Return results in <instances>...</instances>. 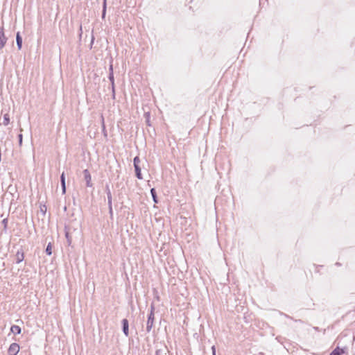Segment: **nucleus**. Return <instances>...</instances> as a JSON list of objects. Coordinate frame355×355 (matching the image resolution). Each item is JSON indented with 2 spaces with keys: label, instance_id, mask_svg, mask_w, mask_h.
I'll list each match as a JSON object with an SVG mask.
<instances>
[{
  "label": "nucleus",
  "instance_id": "obj_1",
  "mask_svg": "<svg viewBox=\"0 0 355 355\" xmlns=\"http://www.w3.org/2000/svg\"><path fill=\"white\" fill-rule=\"evenodd\" d=\"M155 307L153 305L150 306V311L148 315V320L146 323V331L150 332L153 328L154 320H155V313H154Z\"/></svg>",
  "mask_w": 355,
  "mask_h": 355
},
{
  "label": "nucleus",
  "instance_id": "obj_2",
  "mask_svg": "<svg viewBox=\"0 0 355 355\" xmlns=\"http://www.w3.org/2000/svg\"><path fill=\"white\" fill-rule=\"evenodd\" d=\"M7 40L8 38L5 35L3 26H0V50L4 47Z\"/></svg>",
  "mask_w": 355,
  "mask_h": 355
},
{
  "label": "nucleus",
  "instance_id": "obj_3",
  "mask_svg": "<svg viewBox=\"0 0 355 355\" xmlns=\"http://www.w3.org/2000/svg\"><path fill=\"white\" fill-rule=\"evenodd\" d=\"M19 351V345L16 343H12L8 349V354L9 355H17Z\"/></svg>",
  "mask_w": 355,
  "mask_h": 355
},
{
  "label": "nucleus",
  "instance_id": "obj_4",
  "mask_svg": "<svg viewBox=\"0 0 355 355\" xmlns=\"http://www.w3.org/2000/svg\"><path fill=\"white\" fill-rule=\"evenodd\" d=\"M83 174H84L85 180L86 182V186L88 187H92V178H91L89 171L87 169H85L83 171Z\"/></svg>",
  "mask_w": 355,
  "mask_h": 355
},
{
  "label": "nucleus",
  "instance_id": "obj_5",
  "mask_svg": "<svg viewBox=\"0 0 355 355\" xmlns=\"http://www.w3.org/2000/svg\"><path fill=\"white\" fill-rule=\"evenodd\" d=\"M122 323V331L125 336H129V322L126 318H124L121 321Z\"/></svg>",
  "mask_w": 355,
  "mask_h": 355
},
{
  "label": "nucleus",
  "instance_id": "obj_6",
  "mask_svg": "<svg viewBox=\"0 0 355 355\" xmlns=\"http://www.w3.org/2000/svg\"><path fill=\"white\" fill-rule=\"evenodd\" d=\"M60 184H61L62 194H64L66 193V182H65V175H64V172L60 175Z\"/></svg>",
  "mask_w": 355,
  "mask_h": 355
},
{
  "label": "nucleus",
  "instance_id": "obj_7",
  "mask_svg": "<svg viewBox=\"0 0 355 355\" xmlns=\"http://www.w3.org/2000/svg\"><path fill=\"white\" fill-rule=\"evenodd\" d=\"M16 43L17 46L18 50L21 49L22 47V37L19 32H17L16 34Z\"/></svg>",
  "mask_w": 355,
  "mask_h": 355
},
{
  "label": "nucleus",
  "instance_id": "obj_8",
  "mask_svg": "<svg viewBox=\"0 0 355 355\" xmlns=\"http://www.w3.org/2000/svg\"><path fill=\"white\" fill-rule=\"evenodd\" d=\"M105 191L107 197V205H110V204H112V197L109 185L107 184L105 186Z\"/></svg>",
  "mask_w": 355,
  "mask_h": 355
},
{
  "label": "nucleus",
  "instance_id": "obj_9",
  "mask_svg": "<svg viewBox=\"0 0 355 355\" xmlns=\"http://www.w3.org/2000/svg\"><path fill=\"white\" fill-rule=\"evenodd\" d=\"M24 259V254L23 251L18 250L16 253V263H19L23 261Z\"/></svg>",
  "mask_w": 355,
  "mask_h": 355
},
{
  "label": "nucleus",
  "instance_id": "obj_10",
  "mask_svg": "<svg viewBox=\"0 0 355 355\" xmlns=\"http://www.w3.org/2000/svg\"><path fill=\"white\" fill-rule=\"evenodd\" d=\"M10 331L15 335H18L21 334V329L19 326L13 324L10 327Z\"/></svg>",
  "mask_w": 355,
  "mask_h": 355
},
{
  "label": "nucleus",
  "instance_id": "obj_11",
  "mask_svg": "<svg viewBox=\"0 0 355 355\" xmlns=\"http://www.w3.org/2000/svg\"><path fill=\"white\" fill-rule=\"evenodd\" d=\"M344 353L345 349L337 347L330 353V355H342Z\"/></svg>",
  "mask_w": 355,
  "mask_h": 355
},
{
  "label": "nucleus",
  "instance_id": "obj_12",
  "mask_svg": "<svg viewBox=\"0 0 355 355\" xmlns=\"http://www.w3.org/2000/svg\"><path fill=\"white\" fill-rule=\"evenodd\" d=\"M108 78L111 83V85H113V83H114V73H113V67L112 64L109 67Z\"/></svg>",
  "mask_w": 355,
  "mask_h": 355
},
{
  "label": "nucleus",
  "instance_id": "obj_13",
  "mask_svg": "<svg viewBox=\"0 0 355 355\" xmlns=\"http://www.w3.org/2000/svg\"><path fill=\"white\" fill-rule=\"evenodd\" d=\"M134 168H135V171L136 177L139 180H142L143 179V176H142V174H141V167L139 166H134Z\"/></svg>",
  "mask_w": 355,
  "mask_h": 355
},
{
  "label": "nucleus",
  "instance_id": "obj_14",
  "mask_svg": "<svg viewBox=\"0 0 355 355\" xmlns=\"http://www.w3.org/2000/svg\"><path fill=\"white\" fill-rule=\"evenodd\" d=\"M150 194L152 196L153 202L155 203H157L158 202V199H157V196L156 190H155V188H152L150 189Z\"/></svg>",
  "mask_w": 355,
  "mask_h": 355
},
{
  "label": "nucleus",
  "instance_id": "obj_15",
  "mask_svg": "<svg viewBox=\"0 0 355 355\" xmlns=\"http://www.w3.org/2000/svg\"><path fill=\"white\" fill-rule=\"evenodd\" d=\"M155 355H169V354H168V349H157L155 351Z\"/></svg>",
  "mask_w": 355,
  "mask_h": 355
},
{
  "label": "nucleus",
  "instance_id": "obj_16",
  "mask_svg": "<svg viewBox=\"0 0 355 355\" xmlns=\"http://www.w3.org/2000/svg\"><path fill=\"white\" fill-rule=\"evenodd\" d=\"M2 123L3 125H8L10 123V116L8 114H5L3 115V121Z\"/></svg>",
  "mask_w": 355,
  "mask_h": 355
},
{
  "label": "nucleus",
  "instance_id": "obj_17",
  "mask_svg": "<svg viewBox=\"0 0 355 355\" xmlns=\"http://www.w3.org/2000/svg\"><path fill=\"white\" fill-rule=\"evenodd\" d=\"M106 1L107 0H103V10H102V18L103 19H105V15H106V8H107Z\"/></svg>",
  "mask_w": 355,
  "mask_h": 355
},
{
  "label": "nucleus",
  "instance_id": "obj_18",
  "mask_svg": "<svg viewBox=\"0 0 355 355\" xmlns=\"http://www.w3.org/2000/svg\"><path fill=\"white\" fill-rule=\"evenodd\" d=\"M46 254L47 255H51L52 254V245L51 243H49L47 245L46 250H45Z\"/></svg>",
  "mask_w": 355,
  "mask_h": 355
},
{
  "label": "nucleus",
  "instance_id": "obj_19",
  "mask_svg": "<svg viewBox=\"0 0 355 355\" xmlns=\"http://www.w3.org/2000/svg\"><path fill=\"white\" fill-rule=\"evenodd\" d=\"M140 163V159L138 156H136L133 159L134 166H139Z\"/></svg>",
  "mask_w": 355,
  "mask_h": 355
},
{
  "label": "nucleus",
  "instance_id": "obj_20",
  "mask_svg": "<svg viewBox=\"0 0 355 355\" xmlns=\"http://www.w3.org/2000/svg\"><path fill=\"white\" fill-rule=\"evenodd\" d=\"M145 117H146V124L148 125V126H150L151 124L150 123V113L149 112H146L145 113Z\"/></svg>",
  "mask_w": 355,
  "mask_h": 355
},
{
  "label": "nucleus",
  "instance_id": "obj_21",
  "mask_svg": "<svg viewBox=\"0 0 355 355\" xmlns=\"http://www.w3.org/2000/svg\"><path fill=\"white\" fill-rule=\"evenodd\" d=\"M46 206L45 205H40V212L44 216L46 212Z\"/></svg>",
  "mask_w": 355,
  "mask_h": 355
},
{
  "label": "nucleus",
  "instance_id": "obj_22",
  "mask_svg": "<svg viewBox=\"0 0 355 355\" xmlns=\"http://www.w3.org/2000/svg\"><path fill=\"white\" fill-rule=\"evenodd\" d=\"M19 139V145L21 146L22 145L23 135L21 133L18 135Z\"/></svg>",
  "mask_w": 355,
  "mask_h": 355
},
{
  "label": "nucleus",
  "instance_id": "obj_23",
  "mask_svg": "<svg viewBox=\"0 0 355 355\" xmlns=\"http://www.w3.org/2000/svg\"><path fill=\"white\" fill-rule=\"evenodd\" d=\"M108 208H109V214L112 218L113 216L112 204H110V205H108Z\"/></svg>",
  "mask_w": 355,
  "mask_h": 355
},
{
  "label": "nucleus",
  "instance_id": "obj_24",
  "mask_svg": "<svg viewBox=\"0 0 355 355\" xmlns=\"http://www.w3.org/2000/svg\"><path fill=\"white\" fill-rule=\"evenodd\" d=\"M211 352H212V355H216V346L215 345H213L211 347Z\"/></svg>",
  "mask_w": 355,
  "mask_h": 355
},
{
  "label": "nucleus",
  "instance_id": "obj_25",
  "mask_svg": "<svg viewBox=\"0 0 355 355\" xmlns=\"http://www.w3.org/2000/svg\"><path fill=\"white\" fill-rule=\"evenodd\" d=\"M2 223L3 224L4 227H6L7 226V223H8V218H4L3 220H2Z\"/></svg>",
  "mask_w": 355,
  "mask_h": 355
},
{
  "label": "nucleus",
  "instance_id": "obj_26",
  "mask_svg": "<svg viewBox=\"0 0 355 355\" xmlns=\"http://www.w3.org/2000/svg\"><path fill=\"white\" fill-rule=\"evenodd\" d=\"M112 85V92L115 91V89H114V83H113V85Z\"/></svg>",
  "mask_w": 355,
  "mask_h": 355
},
{
  "label": "nucleus",
  "instance_id": "obj_27",
  "mask_svg": "<svg viewBox=\"0 0 355 355\" xmlns=\"http://www.w3.org/2000/svg\"><path fill=\"white\" fill-rule=\"evenodd\" d=\"M112 98H115V91L112 92Z\"/></svg>",
  "mask_w": 355,
  "mask_h": 355
},
{
  "label": "nucleus",
  "instance_id": "obj_28",
  "mask_svg": "<svg viewBox=\"0 0 355 355\" xmlns=\"http://www.w3.org/2000/svg\"><path fill=\"white\" fill-rule=\"evenodd\" d=\"M65 235H66L67 239H69V233H68V232H66V234H65Z\"/></svg>",
  "mask_w": 355,
  "mask_h": 355
},
{
  "label": "nucleus",
  "instance_id": "obj_29",
  "mask_svg": "<svg viewBox=\"0 0 355 355\" xmlns=\"http://www.w3.org/2000/svg\"><path fill=\"white\" fill-rule=\"evenodd\" d=\"M336 266H340V263L339 262H336Z\"/></svg>",
  "mask_w": 355,
  "mask_h": 355
},
{
  "label": "nucleus",
  "instance_id": "obj_30",
  "mask_svg": "<svg viewBox=\"0 0 355 355\" xmlns=\"http://www.w3.org/2000/svg\"><path fill=\"white\" fill-rule=\"evenodd\" d=\"M103 131H105V125H104L103 123Z\"/></svg>",
  "mask_w": 355,
  "mask_h": 355
},
{
  "label": "nucleus",
  "instance_id": "obj_31",
  "mask_svg": "<svg viewBox=\"0 0 355 355\" xmlns=\"http://www.w3.org/2000/svg\"><path fill=\"white\" fill-rule=\"evenodd\" d=\"M354 339L355 340V336H354Z\"/></svg>",
  "mask_w": 355,
  "mask_h": 355
}]
</instances>
